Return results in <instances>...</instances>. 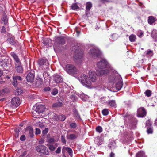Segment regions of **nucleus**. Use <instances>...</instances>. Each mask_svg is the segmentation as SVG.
Listing matches in <instances>:
<instances>
[{
	"mask_svg": "<svg viewBox=\"0 0 157 157\" xmlns=\"http://www.w3.org/2000/svg\"><path fill=\"white\" fill-rule=\"evenodd\" d=\"M97 66L98 68L97 71L98 75H105L109 72V71L107 69L109 67L108 63L105 59H102L98 62Z\"/></svg>",
	"mask_w": 157,
	"mask_h": 157,
	"instance_id": "obj_1",
	"label": "nucleus"
},
{
	"mask_svg": "<svg viewBox=\"0 0 157 157\" xmlns=\"http://www.w3.org/2000/svg\"><path fill=\"white\" fill-rule=\"evenodd\" d=\"M10 55L14 61L16 71L18 73H22L23 71V68L18 56L14 52H11Z\"/></svg>",
	"mask_w": 157,
	"mask_h": 157,
	"instance_id": "obj_2",
	"label": "nucleus"
},
{
	"mask_svg": "<svg viewBox=\"0 0 157 157\" xmlns=\"http://www.w3.org/2000/svg\"><path fill=\"white\" fill-rule=\"evenodd\" d=\"M10 59L5 56H0V67L3 69L7 70L11 66Z\"/></svg>",
	"mask_w": 157,
	"mask_h": 157,
	"instance_id": "obj_3",
	"label": "nucleus"
},
{
	"mask_svg": "<svg viewBox=\"0 0 157 157\" xmlns=\"http://www.w3.org/2000/svg\"><path fill=\"white\" fill-rule=\"evenodd\" d=\"M111 82L116 83L115 87L117 91L121 89L123 86L122 79L121 76L117 75L114 79L111 81Z\"/></svg>",
	"mask_w": 157,
	"mask_h": 157,
	"instance_id": "obj_4",
	"label": "nucleus"
},
{
	"mask_svg": "<svg viewBox=\"0 0 157 157\" xmlns=\"http://www.w3.org/2000/svg\"><path fill=\"white\" fill-rule=\"evenodd\" d=\"M64 69L67 73L70 75L76 74L78 72L76 68L74 65L70 64H67Z\"/></svg>",
	"mask_w": 157,
	"mask_h": 157,
	"instance_id": "obj_5",
	"label": "nucleus"
},
{
	"mask_svg": "<svg viewBox=\"0 0 157 157\" xmlns=\"http://www.w3.org/2000/svg\"><path fill=\"white\" fill-rule=\"evenodd\" d=\"M80 80L81 81L82 84L86 87H89L91 85V82L88 76L84 74L81 75Z\"/></svg>",
	"mask_w": 157,
	"mask_h": 157,
	"instance_id": "obj_6",
	"label": "nucleus"
},
{
	"mask_svg": "<svg viewBox=\"0 0 157 157\" xmlns=\"http://www.w3.org/2000/svg\"><path fill=\"white\" fill-rule=\"evenodd\" d=\"M101 53L100 51L97 48H95L90 49L89 53L90 56L93 58L99 57Z\"/></svg>",
	"mask_w": 157,
	"mask_h": 157,
	"instance_id": "obj_7",
	"label": "nucleus"
},
{
	"mask_svg": "<svg viewBox=\"0 0 157 157\" xmlns=\"http://www.w3.org/2000/svg\"><path fill=\"white\" fill-rule=\"evenodd\" d=\"M36 151L39 152L44 154L47 155L49 154V152L47 148L44 145H39L36 147Z\"/></svg>",
	"mask_w": 157,
	"mask_h": 157,
	"instance_id": "obj_8",
	"label": "nucleus"
},
{
	"mask_svg": "<svg viewBox=\"0 0 157 157\" xmlns=\"http://www.w3.org/2000/svg\"><path fill=\"white\" fill-rule=\"evenodd\" d=\"M44 106L42 105H38L36 108L35 110H33V114L36 113L37 115L39 114L40 113L43 112L45 110Z\"/></svg>",
	"mask_w": 157,
	"mask_h": 157,
	"instance_id": "obj_9",
	"label": "nucleus"
},
{
	"mask_svg": "<svg viewBox=\"0 0 157 157\" xmlns=\"http://www.w3.org/2000/svg\"><path fill=\"white\" fill-rule=\"evenodd\" d=\"M146 112L144 108H139L137 111V116L138 117H143L146 115Z\"/></svg>",
	"mask_w": 157,
	"mask_h": 157,
	"instance_id": "obj_10",
	"label": "nucleus"
},
{
	"mask_svg": "<svg viewBox=\"0 0 157 157\" xmlns=\"http://www.w3.org/2000/svg\"><path fill=\"white\" fill-rule=\"evenodd\" d=\"M89 75L90 78L93 82H95L97 80V74L95 71H90L89 72Z\"/></svg>",
	"mask_w": 157,
	"mask_h": 157,
	"instance_id": "obj_11",
	"label": "nucleus"
},
{
	"mask_svg": "<svg viewBox=\"0 0 157 157\" xmlns=\"http://www.w3.org/2000/svg\"><path fill=\"white\" fill-rule=\"evenodd\" d=\"M12 105L17 107L20 105V99L18 97H16L13 98L11 101Z\"/></svg>",
	"mask_w": 157,
	"mask_h": 157,
	"instance_id": "obj_12",
	"label": "nucleus"
},
{
	"mask_svg": "<svg viewBox=\"0 0 157 157\" xmlns=\"http://www.w3.org/2000/svg\"><path fill=\"white\" fill-rule=\"evenodd\" d=\"M65 43V40L64 37H60L56 39L55 44H59V46L62 45Z\"/></svg>",
	"mask_w": 157,
	"mask_h": 157,
	"instance_id": "obj_13",
	"label": "nucleus"
},
{
	"mask_svg": "<svg viewBox=\"0 0 157 157\" xmlns=\"http://www.w3.org/2000/svg\"><path fill=\"white\" fill-rule=\"evenodd\" d=\"M13 85L15 86H16L18 84V81H21L22 78L21 77L19 76H13Z\"/></svg>",
	"mask_w": 157,
	"mask_h": 157,
	"instance_id": "obj_14",
	"label": "nucleus"
},
{
	"mask_svg": "<svg viewBox=\"0 0 157 157\" xmlns=\"http://www.w3.org/2000/svg\"><path fill=\"white\" fill-rule=\"evenodd\" d=\"M25 132L26 133L29 134L31 137H33V128L29 126L27 127L25 129Z\"/></svg>",
	"mask_w": 157,
	"mask_h": 157,
	"instance_id": "obj_15",
	"label": "nucleus"
},
{
	"mask_svg": "<svg viewBox=\"0 0 157 157\" xmlns=\"http://www.w3.org/2000/svg\"><path fill=\"white\" fill-rule=\"evenodd\" d=\"M35 75L33 73L31 72L28 73L26 76V79L28 82H32L33 80Z\"/></svg>",
	"mask_w": 157,
	"mask_h": 157,
	"instance_id": "obj_16",
	"label": "nucleus"
},
{
	"mask_svg": "<svg viewBox=\"0 0 157 157\" xmlns=\"http://www.w3.org/2000/svg\"><path fill=\"white\" fill-rule=\"evenodd\" d=\"M106 104L111 107L116 108L117 107L115 100H109L106 102Z\"/></svg>",
	"mask_w": 157,
	"mask_h": 157,
	"instance_id": "obj_17",
	"label": "nucleus"
},
{
	"mask_svg": "<svg viewBox=\"0 0 157 157\" xmlns=\"http://www.w3.org/2000/svg\"><path fill=\"white\" fill-rule=\"evenodd\" d=\"M39 64L41 66L45 65L48 67V62L46 59H40L38 62Z\"/></svg>",
	"mask_w": 157,
	"mask_h": 157,
	"instance_id": "obj_18",
	"label": "nucleus"
},
{
	"mask_svg": "<svg viewBox=\"0 0 157 157\" xmlns=\"http://www.w3.org/2000/svg\"><path fill=\"white\" fill-rule=\"evenodd\" d=\"M54 81L56 83H59L62 82L63 79L61 76L58 75H56L54 77Z\"/></svg>",
	"mask_w": 157,
	"mask_h": 157,
	"instance_id": "obj_19",
	"label": "nucleus"
},
{
	"mask_svg": "<svg viewBox=\"0 0 157 157\" xmlns=\"http://www.w3.org/2000/svg\"><path fill=\"white\" fill-rule=\"evenodd\" d=\"M156 20L155 17H154L150 16L148 17V22L149 24L152 25H154Z\"/></svg>",
	"mask_w": 157,
	"mask_h": 157,
	"instance_id": "obj_20",
	"label": "nucleus"
},
{
	"mask_svg": "<svg viewBox=\"0 0 157 157\" xmlns=\"http://www.w3.org/2000/svg\"><path fill=\"white\" fill-rule=\"evenodd\" d=\"M65 151H67L70 156L72 155V149L69 147H64L62 150V152L64 153Z\"/></svg>",
	"mask_w": 157,
	"mask_h": 157,
	"instance_id": "obj_21",
	"label": "nucleus"
},
{
	"mask_svg": "<svg viewBox=\"0 0 157 157\" xmlns=\"http://www.w3.org/2000/svg\"><path fill=\"white\" fill-rule=\"evenodd\" d=\"M151 36L155 41H157V31L153 29L152 32Z\"/></svg>",
	"mask_w": 157,
	"mask_h": 157,
	"instance_id": "obj_22",
	"label": "nucleus"
},
{
	"mask_svg": "<svg viewBox=\"0 0 157 157\" xmlns=\"http://www.w3.org/2000/svg\"><path fill=\"white\" fill-rule=\"evenodd\" d=\"M43 82L42 78L39 77L36 78V86H39L41 85Z\"/></svg>",
	"mask_w": 157,
	"mask_h": 157,
	"instance_id": "obj_23",
	"label": "nucleus"
},
{
	"mask_svg": "<svg viewBox=\"0 0 157 157\" xmlns=\"http://www.w3.org/2000/svg\"><path fill=\"white\" fill-rule=\"evenodd\" d=\"M82 53H80L78 55V56L75 55L74 56V59L76 62H78V61L79 62L81 61L82 57Z\"/></svg>",
	"mask_w": 157,
	"mask_h": 157,
	"instance_id": "obj_24",
	"label": "nucleus"
},
{
	"mask_svg": "<svg viewBox=\"0 0 157 157\" xmlns=\"http://www.w3.org/2000/svg\"><path fill=\"white\" fill-rule=\"evenodd\" d=\"M51 41L49 38H45L43 40V44L47 46V47L49 46V44L51 43Z\"/></svg>",
	"mask_w": 157,
	"mask_h": 157,
	"instance_id": "obj_25",
	"label": "nucleus"
},
{
	"mask_svg": "<svg viewBox=\"0 0 157 157\" xmlns=\"http://www.w3.org/2000/svg\"><path fill=\"white\" fill-rule=\"evenodd\" d=\"M2 22H3L5 24H7L8 23V19L5 13L3 14L2 18Z\"/></svg>",
	"mask_w": 157,
	"mask_h": 157,
	"instance_id": "obj_26",
	"label": "nucleus"
},
{
	"mask_svg": "<svg viewBox=\"0 0 157 157\" xmlns=\"http://www.w3.org/2000/svg\"><path fill=\"white\" fill-rule=\"evenodd\" d=\"M136 157H147V156L144 152L140 151L137 153Z\"/></svg>",
	"mask_w": 157,
	"mask_h": 157,
	"instance_id": "obj_27",
	"label": "nucleus"
},
{
	"mask_svg": "<svg viewBox=\"0 0 157 157\" xmlns=\"http://www.w3.org/2000/svg\"><path fill=\"white\" fill-rule=\"evenodd\" d=\"M145 53H146V56L148 57H151L153 55V52L152 51L148 50L147 51H146Z\"/></svg>",
	"mask_w": 157,
	"mask_h": 157,
	"instance_id": "obj_28",
	"label": "nucleus"
},
{
	"mask_svg": "<svg viewBox=\"0 0 157 157\" xmlns=\"http://www.w3.org/2000/svg\"><path fill=\"white\" fill-rule=\"evenodd\" d=\"M22 152V154L19 156V157H24L27 154V152L25 151H24L22 152L21 150H19L18 151L17 154V155H19L20 154V153Z\"/></svg>",
	"mask_w": 157,
	"mask_h": 157,
	"instance_id": "obj_29",
	"label": "nucleus"
},
{
	"mask_svg": "<svg viewBox=\"0 0 157 157\" xmlns=\"http://www.w3.org/2000/svg\"><path fill=\"white\" fill-rule=\"evenodd\" d=\"M92 7V4L90 2H88L86 4V13L87 11H89L91 8Z\"/></svg>",
	"mask_w": 157,
	"mask_h": 157,
	"instance_id": "obj_30",
	"label": "nucleus"
},
{
	"mask_svg": "<svg viewBox=\"0 0 157 157\" xmlns=\"http://www.w3.org/2000/svg\"><path fill=\"white\" fill-rule=\"evenodd\" d=\"M136 36L133 34L131 35L129 37L130 41L131 42H134L136 39Z\"/></svg>",
	"mask_w": 157,
	"mask_h": 157,
	"instance_id": "obj_31",
	"label": "nucleus"
},
{
	"mask_svg": "<svg viewBox=\"0 0 157 157\" xmlns=\"http://www.w3.org/2000/svg\"><path fill=\"white\" fill-rule=\"evenodd\" d=\"M23 92V91L20 88H17L15 90V93L17 95H19L21 94Z\"/></svg>",
	"mask_w": 157,
	"mask_h": 157,
	"instance_id": "obj_32",
	"label": "nucleus"
},
{
	"mask_svg": "<svg viewBox=\"0 0 157 157\" xmlns=\"http://www.w3.org/2000/svg\"><path fill=\"white\" fill-rule=\"evenodd\" d=\"M74 116L75 118L76 119L78 120H80L81 118L80 115L78 114V112L75 111L74 113Z\"/></svg>",
	"mask_w": 157,
	"mask_h": 157,
	"instance_id": "obj_33",
	"label": "nucleus"
},
{
	"mask_svg": "<svg viewBox=\"0 0 157 157\" xmlns=\"http://www.w3.org/2000/svg\"><path fill=\"white\" fill-rule=\"evenodd\" d=\"M20 131V129L19 128H17L15 130V136L16 138H18L19 136V133Z\"/></svg>",
	"mask_w": 157,
	"mask_h": 157,
	"instance_id": "obj_34",
	"label": "nucleus"
},
{
	"mask_svg": "<svg viewBox=\"0 0 157 157\" xmlns=\"http://www.w3.org/2000/svg\"><path fill=\"white\" fill-rule=\"evenodd\" d=\"M59 120L61 121H64L66 118V117L65 115H61L58 116Z\"/></svg>",
	"mask_w": 157,
	"mask_h": 157,
	"instance_id": "obj_35",
	"label": "nucleus"
},
{
	"mask_svg": "<svg viewBox=\"0 0 157 157\" xmlns=\"http://www.w3.org/2000/svg\"><path fill=\"white\" fill-rule=\"evenodd\" d=\"M7 41L11 44H15V42L12 38H10L7 39Z\"/></svg>",
	"mask_w": 157,
	"mask_h": 157,
	"instance_id": "obj_36",
	"label": "nucleus"
},
{
	"mask_svg": "<svg viewBox=\"0 0 157 157\" xmlns=\"http://www.w3.org/2000/svg\"><path fill=\"white\" fill-rule=\"evenodd\" d=\"M62 105V102H59L54 104L53 105V106L55 107H61Z\"/></svg>",
	"mask_w": 157,
	"mask_h": 157,
	"instance_id": "obj_37",
	"label": "nucleus"
},
{
	"mask_svg": "<svg viewBox=\"0 0 157 157\" xmlns=\"http://www.w3.org/2000/svg\"><path fill=\"white\" fill-rule=\"evenodd\" d=\"M109 113V110L108 109H104L102 111V113L104 116L107 115Z\"/></svg>",
	"mask_w": 157,
	"mask_h": 157,
	"instance_id": "obj_38",
	"label": "nucleus"
},
{
	"mask_svg": "<svg viewBox=\"0 0 157 157\" xmlns=\"http://www.w3.org/2000/svg\"><path fill=\"white\" fill-rule=\"evenodd\" d=\"M96 131L99 133L103 131L102 128L100 126H98L96 128Z\"/></svg>",
	"mask_w": 157,
	"mask_h": 157,
	"instance_id": "obj_39",
	"label": "nucleus"
},
{
	"mask_svg": "<svg viewBox=\"0 0 157 157\" xmlns=\"http://www.w3.org/2000/svg\"><path fill=\"white\" fill-rule=\"evenodd\" d=\"M146 96L147 97H150L151 94V92L150 90H147L144 93Z\"/></svg>",
	"mask_w": 157,
	"mask_h": 157,
	"instance_id": "obj_40",
	"label": "nucleus"
},
{
	"mask_svg": "<svg viewBox=\"0 0 157 157\" xmlns=\"http://www.w3.org/2000/svg\"><path fill=\"white\" fill-rule=\"evenodd\" d=\"M47 145L48 146H49V149L51 151H54L56 149V147L54 145Z\"/></svg>",
	"mask_w": 157,
	"mask_h": 157,
	"instance_id": "obj_41",
	"label": "nucleus"
},
{
	"mask_svg": "<svg viewBox=\"0 0 157 157\" xmlns=\"http://www.w3.org/2000/svg\"><path fill=\"white\" fill-rule=\"evenodd\" d=\"M72 9L73 10H76L78 8V7L76 3L73 4L72 5Z\"/></svg>",
	"mask_w": 157,
	"mask_h": 157,
	"instance_id": "obj_42",
	"label": "nucleus"
},
{
	"mask_svg": "<svg viewBox=\"0 0 157 157\" xmlns=\"http://www.w3.org/2000/svg\"><path fill=\"white\" fill-rule=\"evenodd\" d=\"M102 140L101 138H98L97 139V140L96 141V143L98 145H100L102 144Z\"/></svg>",
	"mask_w": 157,
	"mask_h": 157,
	"instance_id": "obj_43",
	"label": "nucleus"
},
{
	"mask_svg": "<svg viewBox=\"0 0 157 157\" xmlns=\"http://www.w3.org/2000/svg\"><path fill=\"white\" fill-rule=\"evenodd\" d=\"M70 127L72 128H75L77 126V124L75 122H73L70 124Z\"/></svg>",
	"mask_w": 157,
	"mask_h": 157,
	"instance_id": "obj_44",
	"label": "nucleus"
},
{
	"mask_svg": "<svg viewBox=\"0 0 157 157\" xmlns=\"http://www.w3.org/2000/svg\"><path fill=\"white\" fill-rule=\"evenodd\" d=\"M58 93V90L56 89H54L51 92V94L53 95H55Z\"/></svg>",
	"mask_w": 157,
	"mask_h": 157,
	"instance_id": "obj_45",
	"label": "nucleus"
},
{
	"mask_svg": "<svg viewBox=\"0 0 157 157\" xmlns=\"http://www.w3.org/2000/svg\"><path fill=\"white\" fill-rule=\"evenodd\" d=\"M151 124L149 121H147L146 122V127L147 128L151 127Z\"/></svg>",
	"mask_w": 157,
	"mask_h": 157,
	"instance_id": "obj_46",
	"label": "nucleus"
},
{
	"mask_svg": "<svg viewBox=\"0 0 157 157\" xmlns=\"http://www.w3.org/2000/svg\"><path fill=\"white\" fill-rule=\"evenodd\" d=\"M76 138V135L74 134H70L69 136V139L71 140H74Z\"/></svg>",
	"mask_w": 157,
	"mask_h": 157,
	"instance_id": "obj_47",
	"label": "nucleus"
},
{
	"mask_svg": "<svg viewBox=\"0 0 157 157\" xmlns=\"http://www.w3.org/2000/svg\"><path fill=\"white\" fill-rule=\"evenodd\" d=\"M147 128V132L148 134H151L152 133L153 130L151 127L148 128Z\"/></svg>",
	"mask_w": 157,
	"mask_h": 157,
	"instance_id": "obj_48",
	"label": "nucleus"
},
{
	"mask_svg": "<svg viewBox=\"0 0 157 157\" xmlns=\"http://www.w3.org/2000/svg\"><path fill=\"white\" fill-rule=\"evenodd\" d=\"M61 140L62 142L64 144L66 143V141L65 139V137L63 135L61 137Z\"/></svg>",
	"mask_w": 157,
	"mask_h": 157,
	"instance_id": "obj_49",
	"label": "nucleus"
},
{
	"mask_svg": "<svg viewBox=\"0 0 157 157\" xmlns=\"http://www.w3.org/2000/svg\"><path fill=\"white\" fill-rule=\"evenodd\" d=\"M40 130L38 128H36V129L35 134L36 135H38L40 134Z\"/></svg>",
	"mask_w": 157,
	"mask_h": 157,
	"instance_id": "obj_50",
	"label": "nucleus"
},
{
	"mask_svg": "<svg viewBox=\"0 0 157 157\" xmlns=\"http://www.w3.org/2000/svg\"><path fill=\"white\" fill-rule=\"evenodd\" d=\"M61 147H59L56 151V153L57 154H59L60 153V152H61Z\"/></svg>",
	"mask_w": 157,
	"mask_h": 157,
	"instance_id": "obj_51",
	"label": "nucleus"
},
{
	"mask_svg": "<svg viewBox=\"0 0 157 157\" xmlns=\"http://www.w3.org/2000/svg\"><path fill=\"white\" fill-rule=\"evenodd\" d=\"M143 33L141 31H139L137 33L138 36L140 37L142 36L143 35Z\"/></svg>",
	"mask_w": 157,
	"mask_h": 157,
	"instance_id": "obj_52",
	"label": "nucleus"
},
{
	"mask_svg": "<svg viewBox=\"0 0 157 157\" xmlns=\"http://www.w3.org/2000/svg\"><path fill=\"white\" fill-rule=\"evenodd\" d=\"M48 131V128H46L44 130H43L42 131V133L43 134H47Z\"/></svg>",
	"mask_w": 157,
	"mask_h": 157,
	"instance_id": "obj_53",
	"label": "nucleus"
},
{
	"mask_svg": "<svg viewBox=\"0 0 157 157\" xmlns=\"http://www.w3.org/2000/svg\"><path fill=\"white\" fill-rule=\"evenodd\" d=\"M20 140L22 141H24L25 139V135H22L21 136L20 138Z\"/></svg>",
	"mask_w": 157,
	"mask_h": 157,
	"instance_id": "obj_54",
	"label": "nucleus"
},
{
	"mask_svg": "<svg viewBox=\"0 0 157 157\" xmlns=\"http://www.w3.org/2000/svg\"><path fill=\"white\" fill-rule=\"evenodd\" d=\"M54 139L53 138H50V139H48L47 140V141L50 143L53 142H54Z\"/></svg>",
	"mask_w": 157,
	"mask_h": 157,
	"instance_id": "obj_55",
	"label": "nucleus"
},
{
	"mask_svg": "<svg viewBox=\"0 0 157 157\" xmlns=\"http://www.w3.org/2000/svg\"><path fill=\"white\" fill-rule=\"evenodd\" d=\"M33 111L32 112V116L34 117V118H37V117H38V116H39V114H36V113H34L33 114Z\"/></svg>",
	"mask_w": 157,
	"mask_h": 157,
	"instance_id": "obj_56",
	"label": "nucleus"
},
{
	"mask_svg": "<svg viewBox=\"0 0 157 157\" xmlns=\"http://www.w3.org/2000/svg\"><path fill=\"white\" fill-rule=\"evenodd\" d=\"M1 32L2 33H5L6 32V28L4 26H2Z\"/></svg>",
	"mask_w": 157,
	"mask_h": 157,
	"instance_id": "obj_57",
	"label": "nucleus"
},
{
	"mask_svg": "<svg viewBox=\"0 0 157 157\" xmlns=\"http://www.w3.org/2000/svg\"><path fill=\"white\" fill-rule=\"evenodd\" d=\"M112 38L114 40H116L117 38L116 34H113L112 36Z\"/></svg>",
	"mask_w": 157,
	"mask_h": 157,
	"instance_id": "obj_58",
	"label": "nucleus"
},
{
	"mask_svg": "<svg viewBox=\"0 0 157 157\" xmlns=\"http://www.w3.org/2000/svg\"><path fill=\"white\" fill-rule=\"evenodd\" d=\"M44 140L43 138H41V139H40L39 141V144H41L44 143Z\"/></svg>",
	"mask_w": 157,
	"mask_h": 157,
	"instance_id": "obj_59",
	"label": "nucleus"
},
{
	"mask_svg": "<svg viewBox=\"0 0 157 157\" xmlns=\"http://www.w3.org/2000/svg\"><path fill=\"white\" fill-rule=\"evenodd\" d=\"M109 157H115V154L111 152L110 154Z\"/></svg>",
	"mask_w": 157,
	"mask_h": 157,
	"instance_id": "obj_60",
	"label": "nucleus"
},
{
	"mask_svg": "<svg viewBox=\"0 0 157 157\" xmlns=\"http://www.w3.org/2000/svg\"><path fill=\"white\" fill-rule=\"evenodd\" d=\"M50 88L49 87H47L44 88V90L45 91H49L50 90Z\"/></svg>",
	"mask_w": 157,
	"mask_h": 157,
	"instance_id": "obj_61",
	"label": "nucleus"
},
{
	"mask_svg": "<svg viewBox=\"0 0 157 157\" xmlns=\"http://www.w3.org/2000/svg\"><path fill=\"white\" fill-rule=\"evenodd\" d=\"M101 2L103 3H105L106 2H109V1L108 0H101Z\"/></svg>",
	"mask_w": 157,
	"mask_h": 157,
	"instance_id": "obj_62",
	"label": "nucleus"
},
{
	"mask_svg": "<svg viewBox=\"0 0 157 157\" xmlns=\"http://www.w3.org/2000/svg\"><path fill=\"white\" fill-rule=\"evenodd\" d=\"M3 74L2 71L0 70V76H1Z\"/></svg>",
	"mask_w": 157,
	"mask_h": 157,
	"instance_id": "obj_63",
	"label": "nucleus"
},
{
	"mask_svg": "<svg viewBox=\"0 0 157 157\" xmlns=\"http://www.w3.org/2000/svg\"><path fill=\"white\" fill-rule=\"evenodd\" d=\"M155 124L157 126V118L155 120Z\"/></svg>",
	"mask_w": 157,
	"mask_h": 157,
	"instance_id": "obj_64",
	"label": "nucleus"
}]
</instances>
